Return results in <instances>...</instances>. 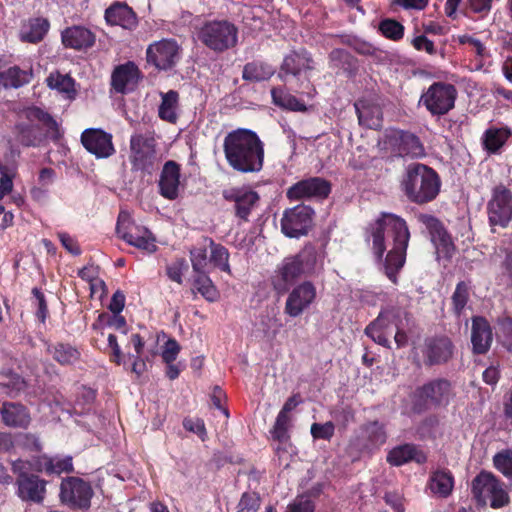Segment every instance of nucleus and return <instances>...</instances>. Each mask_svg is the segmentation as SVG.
I'll return each mask as SVG.
<instances>
[{
    "instance_id": "1",
    "label": "nucleus",
    "mask_w": 512,
    "mask_h": 512,
    "mask_svg": "<svg viewBox=\"0 0 512 512\" xmlns=\"http://www.w3.org/2000/svg\"><path fill=\"white\" fill-rule=\"evenodd\" d=\"M372 238V250L377 259H382L386 251L385 235L392 239L393 247L387 253L384 270L388 279L397 284V275L406 261V251L410 241L407 222L401 216L391 212H381L369 227Z\"/></svg>"
},
{
    "instance_id": "2",
    "label": "nucleus",
    "mask_w": 512,
    "mask_h": 512,
    "mask_svg": "<svg viewBox=\"0 0 512 512\" xmlns=\"http://www.w3.org/2000/svg\"><path fill=\"white\" fill-rule=\"evenodd\" d=\"M228 165L240 173H257L264 163V143L256 132L238 128L229 132L223 141Z\"/></svg>"
},
{
    "instance_id": "3",
    "label": "nucleus",
    "mask_w": 512,
    "mask_h": 512,
    "mask_svg": "<svg viewBox=\"0 0 512 512\" xmlns=\"http://www.w3.org/2000/svg\"><path fill=\"white\" fill-rule=\"evenodd\" d=\"M440 188L441 180L434 169L421 163L407 166L401 189L410 202L418 205L429 203L438 196Z\"/></svg>"
},
{
    "instance_id": "4",
    "label": "nucleus",
    "mask_w": 512,
    "mask_h": 512,
    "mask_svg": "<svg viewBox=\"0 0 512 512\" xmlns=\"http://www.w3.org/2000/svg\"><path fill=\"white\" fill-rule=\"evenodd\" d=\"M238 27L228 20L205 22L198 30L199 41L215 53H224L238 44Z\"/></svg>"
},
{
    "instance_id": "5",
    "label": "nucleus",
    "mask_w": 512,
    "mask_h": 512,
    "mask_svg": "<svg viewBox=\"0 0 512 512\" xmlns=\"http://www.w3.org/2000/svg\"><path fill=\"white\" fill-rule=\"evenodd\" d=\"M313 265V254L307 250L284 258L272 277L273 288L278 293L287 292L296 280L313 269Z\"/></svg>"
},
{
    "instance_id": "6",
    "label": "nucleus",
    "mask_w": 512,
    "mask_h": 512,
    "mask_svg": "<svg viewBox=\"0 0 512 512\" xmlns=\"http://www.w3.org/2000/svg\"><path fill=\"white\" fill-rule=\"evenodd\" d=\"M471 491L478 505L486 506L490 500V506L494 509L507 506L510 497L497 477L488 471H481L472 481Z\"/></svg>"
},
{
    "instance_id": "7",
    "label": "nucleus",
    "mask_w": 512,
    "mask_h": 512,
    "mask_svg": "<svg viewBox=\"0 0 512 512\" xmlns=\"http://www.w3.org/2000/svg\"><path fill=\"white\" fill-rule=\"evenodd\" d=\"M453 350L454 345L447 336L428 337L413 349V362L417 367L442 365L452 358Z\"/></svg>"
},
{
    "instance_id": "8",
    "label": "nucleus",
    "mask_w": 512,
    "mask_h": 512,
    "mask_svg": "<svg viewBox=\"0 0 512 512\" xmlns=\"http://www.w3.org/2000/svg\"><path fill=\"white\" fill-rule=\"evenodd\" d=\"M457 90L454 85L445 82H434L421 95L419 104L433 116H442L454 108Z\"/></svg>"
},
{
    "instance_id": "9",
    "label": "nucleus",
    "mask_w": 512,
    "mask_h": 512,
    "mask_svg": "<svg viewBox=\"0 0 512 512\" xmlns=\"http://www.w3.org/2000/svg\"><path fill=\"white\" fill-rule=\"evenodd\" d=\"M455 392L452 383L445 378H436L428 381L417 389L416 405L423 409L444 408L454 398Z\"/></svg>"
},
{
    "instance_id": "10",
    "label": "nucleus",
    "mask_w": 512,
    "mask_h": 512,
    "mask_svg": "<svg viewBox=\"0 0 512 512\" xmlns=\"http://www.w3.org/2000/svg\"><path fill=\"white\" fill-rule=\"evenodd\" d=\"M487 216L492 232L495 227H508L512 220V191L504 184L496 185L487 203Z\"/></svg>"
},
{
    "instance_id": "11",
    "label": "nucleus",
    "mask_w": 512,
    "mask_h": 512,
    "mask_svg": "<svg viewBox=\"0 0 512 512\" xmlns=\"http://www.w3.org/2000/svg\"><path fill=\"white\" fill-rule=\"evenodd\" d=\"M129 161L133 170L152 174L158 164L154 138L142 134L132 135Z\"/></svg>"
},
{
    "instance_id": "12",
    "label": "nucleus",
    "mask_w": 512,
    "mask_h": 512,
    "mask_svg": "<svg viewBox=\"0 0 512 512\" xmlns=\"http://www.w3.org/2000/svg\"><path fill=\"white\" fill-rule=\"evenodd\" d=\"M93 494L90 483L82 478L69 476L61 481L59 499L62 504L72 509H89Z\"/></svg>"
},
{
    "instance_id": "13",
    "label": "nucleus",
    "mask_w": 512,
    "mask_h": 512,
    "mask_svg": "<svg viewBox=\"0 0 512 512\" xmlns=\"http://www.w3.org/2000/svg\"><path fill=\"white\" fill-rule=\"evenodd\" d=\"M385 144L396 157L422 158L426 155L425 148L415 134L403 130H390L385 136Z\"/></svg>"
},
{
    "instance_id": "14",
    "label": "nucleus",
    "mask_w": 512,
    "mask_h": 512,
    "mask_svg": "<svg viewBox=\"0 0 512 512\" xmlns=\"http://www.w3.org/2000/svg\"><path fill=\"white\" fill-rule=\"evenodd\" d=\"M181 56V48L175 39H162L148 45L146 59L158 70H168L176 65Z\"/></svg>"
},
{
    "instance_id": "15",
    "label": "nucleus",
    "mask_w": 512,
    "mask_h": 512,
    "mask_svg": "<svg viewBox=\"0 0 512 512\" xmlns=\"http://www.w3.org/2000/svg\"><path fill=\"white\" fill-rule=\"evenodd\" d=\"M314 211L307 205H296L287 209L281 219L282 232L290 238L306 235L313 223Z\"/></svg>"
},
{
    "instance_id": "16",
    "label": "nucleus",
    "mask_w": 512,
    "mask_h": 512,
    "mask_svg": "<svg viewBox=\"0 0 512 512\" xmlns=\"http://www.w3.org/2000/svg\"><path fill=\"white\" fill-rule=\"evenodd\" d=\"M16 496L28 504L40 505L47 494L48 481L37 474H22L15 480Z\"/></svg>"
},
{
    "instance_id": "17",
    "label": "nucleus",
    "mask_w": 512,
    "mask_h": 512,
    "mask_svg": "<svg viewBox=\"0 0 512 512\" xmlns=\"http://www.w3.org/2000/svg\"><path fill=\"white\" fill-rule=\"evenodd\" d=\"M331 192V184L321 177H310L300 180L288 188L286 196L289 200L325 199Z\"/></svg>"
},
{
    "instance_id": "18",
    "label": "nucleus",
    "mask_w": 512,
    "mask_h": 512,
    "mask_svg": "<svg viewBox=\"0 0 512 512\" xmlns=\"http://www.w3.org/2000/svg\"><path fill=\"white\" fill-rule=\"evenodd\" d=\"M222 196L226 201L234 203L235 215L243 221H248L251 211L260 200L258 193L247 187L225 189Z\"/></svg>"
},
{
    "instance_id": "19",
    "label": "nucleus",
    "mask_w": 512,
    "mask_h": 512,
    "mask_svg": "<svg viewBox=\"0 0 512 512\" xmlns=\"http://www.w3.org/2000/svg\"><path fill=\"white\" fill-rule=\"evenodd\" d=\"M316 299V288L305 281L295 286L289 293L284 307V312L290 317L296 318L307 310Z\"/></svg>"
},
{
    "instance_id": "20",
    "label": "nucleus",
    "mask_w": 512,
    "mask_h": 512,
    "mask_svg": "<svg viewBox=\"0 0 512 512\" xmlns=\"http://www.w3.org/2000/svg\"><path fill=\"white\" fill-rule=\"evenodd\" d=\"M81 143L96 158H108L115 153L112 135L99 128L85 129L81 134Z\"/></svg>"
},
{
    "instance_id": "21",
    "label": "nucleus",
    "mask_w": 512,
    "mask_h": 512,
    "mask_svg": "<svg viewBox=\"0 0 512 512\" xmlns=\"http://www.w3.org/2000/svg\"><path fill=\"white\" fill-rule=\"evenodd\" d=\"M140 76V70L134 62L120 64L111 74V87L116 93L126 94L136 88Z\"/></svg>"
},
{
    "instance_id": "22",
    "label": "nucleus",
    "mask_w": 512,
    "mask_h": 512,
    "mask_svg": "<svg viewBox=\"0 0 512 512\" xmlns=\"http://www.w3.org/2000/svg\"><path fill=\"white\" fill-rule=\"evenodd\" d=\"M493 342V330L489 321L483 316L471 318V344L474 354H485Z\"/></svg>"
},
{
    "instance_id": "23",
    "label": "nucleus",
    "mask_w": 512,
    "mask_h": 512,
    "mask_svg": "<svg viewBox=\"0 0 512 512\" xmlns=\"http://www.w3.org/2000/svg\"><path fill=\"white\" fill-rule=\"evenodd\" d=\"M417 219L427 229L432 242L438 249L441 248L447 254L453 250L451 238L438 218L430 214L420 213L417 215Z\"/></svg>"
},
{
    "instance_id": "24",
    "label": "nucleus",
    "mask_w": 512,
    "mask_h": 512,
    "mask_svg": "<svg viewBox=\"0 0 512 512\" xmlns=\"http://www.w3.org/2000/svg\"><path fill=\"white\" fill-rule=\"evenodd\" d=\"M61 40L66 48L81 51L91 48L96 42V36L88 28L74 25L62 31Z\"/></svg>"
},
{
    "instance_id": "25",
    "label": "nucleus",
    "mask_w": 512,
    "mask_h": 512,
    "mask_svg": "<svg viewBox=\"0 0 512 512\" xmlns=\"http://www.w3.org/2000/svg\"><path fill=\"white\" fill-rule=\"evenodd\" d=\"M105 20L111 26L134 30L138 25L136 13L126 3L115 2L105 10Z\"/></svg>"
},
{
    "instance_id": "26",
    "label": "nucleus",
    "mask_w": 512,
    "mask_h": 512,
    "mask_svg": "<svg viewBox=\"0 0 512 512\" xmlns=\"http://www.w3.org/2000/svg\"><path fill=\"white\" fill-rule=\"evenodd\" d=\"M180 179V166L175 161H167L162 169L159 179V192L166 199L174 200L178 197Z\"/></svg>"
},
{
    "instance_id": "27",
    "label": "nucleus",
    "mask_w": 512,
    "mask_h": 512,
    "mask_svg": "<svg viewBox=\"0 0 512 512\" xmlns=\"http://www.w3.org/2000/svg\"><path fill=\"white\" fill-rule=\"evenodd\" d=\"M2 422L11 428H27L31 422L28 409L20 403L3 402L0 407Z\"/></svg>"
},
{
    "instance_id": "28",
    "label": "nucleus",
    "mask_w": 512,
    "mask_h": 512,
    "mask_svg": "<svg viewBox=\"0 0 512 512\" xmlns=\"http://www.w3.org/2000/svg\"><path fill=\"white\" fill-rule=\"evenodd\" d=\"M359 124L369 129H378L382 126V110L379 105L366 99H359L354 103Z\"/></svg>"
},
{
    "instance_id": "29",
    "label": "nucleus",
    "mask_w": 512,
    "mask_h": 512,
    "mask_svg": "<svg viewBox=\"0 0 512 512\" xmlns=\"http://www.w3.org/2000/svg\"><path fill=\"white\" fill-rule=\"evenodd\" d=\"M410 461L423 464L427 461V456L413 444L397 446L390 450L387 455V462L393 466H401Z\"/></svg>"
},
{
    "instance_id": "30",
    "label": "nucleus",
    "mask_w": 512,
    "mask_h": 512,
    "mask_svg": "<svg viewBox=\"0 0 512 512\" xmlns=\"http://www.w3.org/2000/svg\"><path fill=\"white\" fill-rule=\"evenodd\" d=\"M50 23L46 18H31L24 22L19 31V38L22 42L38 43L48 33Z\"/></svg>"
},
{
    "instance_id": "31",
    "label": "nucleus",
    "mask_w": 512,
    "mask_h": 512,
    "mask_svg": "<svg viewBox=\"0 0 512 512\" xmlns=\"http://www.w3.org/2000/svg\"><path fill=\"white\" fill-rule=\"evenodd\" d=\"M33 78L32 67L11 66L0 72V89H17L28 84Z\"/></svg>"
},
{
    "instance_id": "32",
    "label": "nucleus",
    "mask_w": 512,
    "mask_h": 512,
    "mask_svg": "<svg viewBox=\"0 0 512 512\" xmlns=\"http://www.w3.org/2000/svg\"><path fill=\"white\" fill-rule=\"evenodd\" d=\"M312 64L313 60L305 50L293 51L284 58L279 76L282 77V73L297 76L302 71L313 69Z\"/></svg>"
},
{
    "instance_id": "33",
    "label": "nucleus",
    "mask_w": 512,
    "mask_h": 512,
    "mask_svg": "<svg viewBox=\"0 0 512 512\" xmlns=\"http://www.w3.org/2000/svg\"><path fill=\"white\" fill-rule=\"evenodd\" d=\"M511 135L512 131L508 127H489L481 138L484 150L490 154L498 153Z\"/></svg>"
},
{
    "instance_id": "34",
    "label": "nucleus",
    "mask_w": 512,
    "mask_h": 512,
    "mask_svg": "<svg viewBox=\"0 0 512 512\" xmlns=\"http://www.w3.org/2000/svg\"><path fill=\"white\" fill-rule=\"evenodd\" d=\"M39 471H44L48 475H60L62 473H71L74 471L72 456H47L43 455L39 461Z\"/></svg>"
},
{
    "instance_id": "35",
    "label": "nucleus",
    "mask_w": 512,
    "mask_h": 512,
    "mask_svg": "<svg viewBox=\"0 0 512 512\" xmlns=\"http://www.w3.org/2000/svg\"><path fill=\"white\" fill-rule=\"evenodd\" d=\"M392 324L384 318V314L379 313L365 328V334L375 343L383 347H390L389 335L391 334Z\"/></svg>"
},
{
    "instance_id": "36",
    "label": "nucleus",
    "mask_w": 512,
    "mask_h": 512,
    "mask_svg": "<svg viewBox=\"0 0 512 512\" xmlns=\"http://www.w3.org/2000/svg\"><path fill=\"white\" fill-rule=\"evenodd\" d=\"M46 84L50 89L63 94L66 99L73 100L77 96L75 80L68 74L59 71L51 72L46 78Z\"/></svg>"
},
{
    "instance_id": "37",
    "label": "nucleus",
    "mask_w": 512,
    "mask_h": 512,
    "mask_svg": "<svg viewBox=\"0 0 512 512\" xmlns=\"http://www.w3.org/2000/svg\"><path fill=\"white\" fill-rule=\"evenodd\" d=\"M429 487L439 497H448L454 487V478L448 470H437L430 476Z\"/></svg>"
},
{
    "instance_id": "38",
    "label": "nucleus",
    "mask_w": 512,
    "mask_h": 512,
    "mask_svg": "<svg viewBox=\"0 0 512 512\" xmlns=\"http://www.w3.org/2000/svg\"><path fill=\"white\" fill-rule=\"evenodd\" d=\"M275 70L262 61H252L244 65L242 78L249 82H261L270 79Z\"/></svg>"
},
{
    "instance_id": "39",
    "label": "nucleus",
    "mask_w": 512,
    "mask_h": 512,
    "mask_svg": "<svg viewBox=\"0 0 512 512\" xmlns=\"http://www.w3.org/2000/svg\"><path fill=\"white\" fill-rule=\"evenodd\" d=\"M178 98V93L174 90H170L167 93L162 94V101L158 109V116L160 119L172 124L177 122Z\"/></svg>"
},
{
    "instance_id": "40",
    "label": "nucleus",
    "mask_w": 512,
    "mask_h": 512,
    "mask_svg": "<svg viewBox=\"0 0 512 512\" xmlns=\"http://www.w3.org/2000/svg\"><path fill=\"white\" fill-rule=\"evenodd\" d=\"M271 96L273 103L283 109L291 111H305L306 106L299 101L295 96L291 95L283 88H272Z\"/></svg>"
},
{
    "instance_id": "41",
    "label": "nucleus",
    "mask_w": 512,
    "mask_h": 512,
    "mask_svg": "<svg viewBox=\"0 0 512 512\" xmlns=\"http://www.w3.org/2000/svg\"><path fill=\"white\" fill-rule=\"evenodd\" d=\"M15 129L18 141L26 147L37 146L43 139L38 125L19 123Z\"/></svg>"
},
{
    "instance_id": "42",
    "label": "nucleus",
    "mask_w": 512,
    "mask_h": 512,
    "mask_svg": "<svg viewBox=\"0 0 512 512\" xmlns=\"http://www.w3.org/2000/svg\"><path fill=\"white\" fill-rule=\"evenodd\" d=\"M193 281L194 290L200 293L207 301L215 302L219 298V292L207 272L197 273Z\"/></svg>"
},
{
    "instance_id": "43",
    "label": "nucleus",
    "mask_w": 512,
    "mask_h": 512,
    "mask_svg": "<svg viewBox=\"0 0 512 512\" xmlns=\"http://www.w3.org/2000/svg\"><path fill=\"white\" fill-rule=\"evenodd\" d=\"M204 241L208 243L210 248V263L222 271L230 273L228 250L221 244H216L211 238L205 237Z\"/></svg>"
},
{
    "instance_id": "44",
    "label": "nucleus",
    "mask_w": 512,
    "mask_h": 512,
    "mask_svg": "<svg viewBox=\"0 0 512 512\" xmlns=\"http://www.w3.org/2000/svg\"><path fill=\"white\" fill-rule=\"evenodd\" d=\"M126 242L129 245L150 253L156 250L155 238L152 236L151 232L144 227H140Z\"/></svg>"
},
{
    "instance_id": "45",
    "label": "nucleus",
    "mask_w": 512,
    "mask_h": 512,
    "mask_svg": "<svg viewBox=\"0 0 512 512\" xmlns=\"http://www.w3.org/2000/svg\"><path fill=\"white\" fill-rule=\"evenodd\" d=\"M52 357L60 364H72L79 358V352L77 349L69 344L59 343L48 349Z\"/></svg>"
},
{
    "instance_id": "46",
    "label": "nucleus",
    "mask_w": 512,
    "mask_h": 512,
    "mask_svg": "<svg viewBox=\"0 0 512 512\" xmlns=\"http://www.w3.org/2000/svg\"><path fill=\"white\" fill-rule=\"evenodd\" d=\"M470 285L465 281H460L452 294V309L454 314L459 317L469 301Z\"/></svg>"
},
{
    "instance_id": "47",
    "label": "nucleus",
    "mask_w": 512,
    "mask_h": 512,
    "mask_svg": "<svg viewBox=\"0 0 512 512\" xmlns=\"http://www.w3.org/2000/svg\"><path fill=\"white\" fill-rule=\"evenodd\" d=\"M26 117L29 121L38 120L42 122L47 127L48 131L53 134V136L58 137V123L49 113L38 107H32L26 111Z\"/></svg>"
},
{
    "instance_id": "48",
    "label": "nucleus",
    "mask_w": 512,
    "mask_h": 512,
    "mask_svg": "<svg viewBox=\"0 0 512 512\" xmlns=\"http://www.w3.org/2000/svg\"><path fill=\"white\" fill-rule=\"evenodd\" d=\"M208 247V243L203 240V243L200 246L194 247L190 250V260L194 272H207L206 268L210 262V259H208L207 256Z\"/></svg>"
},
{
    "instance_id": "49",
    "label": "nucleus",
    "mask_w": 512,
    "mask_h": 512,
    "mask_svg": "<svg viewBox=\"0 0 512 512\" xmlns=\"http://www.w3.org/2000/svg\"><path fill=\"white\" fill-rule=\"evenodd\" d=\"M379 31L392 41H399L404 36V26L395 19L386 18L380 21Z\"/></svg>"
},
{
    "instance_id": "50",
    "label": "nucleus",
    "mask_w": 512,
    "mask_h": 512,
    "mask_svg": "<svg viewBox=\"0 0 512 512\" xmlns=\"http://www.w3.org/2000/svg\"><path fill=\"white\" fill-rule=\"evenodd\" d=\"M139 228V226L135 225L128 212H120L116 225V233L121 239L126 242Z\"/></svg>"
},
{
    "instance_id": "51",
    "label": "nucleus",
    "mask_w": 512,
    "mask_h": 512,
    "mask_svg": "<svg viewBox=\"0 0 512 512\" xmlns=\"http://www.w3.org/2000/svg\"><path fill=\"white\" fill-rule=\"evenodd\" d=\"M289 423L290 417L288 415L278 413L274 426L270 431L273 440H276L280 443H286L289 440Z\"/></svg>"
},
{
    "instance_id": "52",
    "label": "nucleus",
    "mask_w": 512,
    "mask_h": 512,
    "mask_svg": "<svg viewBox=\"0 0 512 512\" xmlns=\"http://www.w3.org/2000/svg\"><path fill=\"white\" fill-rule=\"evenodd\" d=\"M363 430L371 446L378 447L385 443L386 433L383 425L379 422L368 423L364 426Z\"/></svg>"
},
{
    "instance_id": "53",
    "label": "nucleus",
    "mask_w": 512,
    "mask_h": 512,
    "mask_svg": "<svg viewBox=\"0 0 512 512\" xmlns=\"http://www.w3.org/2000/svg\"><path fill=\"white\" fill-rule=\"evenodd\" d=\"M494 467L508 479H512V451L504 450L494 455Z\"/></svg>"
},
{
    "instance_id": "54",
    "label": "nucleus",
    "mask_w": 512,
    "mask_h": 512,
    "mask_svg": "<svg viewBox=\"0 0 512 512\" xmlns=\"http://www.w3.org/2000/svg\"><path fill=\"white\" fill-rule=\"evenodd\" d=\"M260 507V497L255 492H246L238 503V512H256Z\"/></svg>"
},
{
    "instance_id": "55",
    "label": "nucleus",
    "mask_w": 512,
    "mask_h": 512,
    "mask_svg": "<svg viewBox=\"0 0 512 512\" xmlns=\"http://www.w3.org/2000/svg\"><path fill=\"white\" fill-rule=\"evenodd\" d=\"M0 200L8 195L13 189L14 174L9 168L0 162Z\"/></svg>"
},
{
    "instance_id": "56",
    "label": "nucleus",
    "mask_w": 512,
    "mask_h": 512,
    "mask_svg": "<svg viewBox=\"0 0 512 512\" xmlns=\"http://www.w3.org/2000/svg\"><path fill=\"white\" fill-rule=\"evenodd\" d=\"M335 432V425L328 421L326 423H313L311 426V435L315 439L330 440Z\"/></svg>"
},
{
    "instance_id": "57",
    "label": "nucleus",
    "mask_w": 512,
    "mask_h": 512,
    "mask_svg": "<svg viewBox=\"0 0 512 512\" xmlns=\"http://www.w3.org/2000/svg\"><path fill=\"white\" fill-rule=\"evenodd\" d=\"M315 505L309 496H298L288 505L287 512H314Z\"/></svg>"
},
{
    "instance_id": "58",
    "label": "nucleus",
    "mask_w": 512,
    "mask_h": 512,
    "mask_svg": "<svg viewBox=\"0 0 512 512\" xmlns=\"http://www.w3.org/2000/svg\"><path fill=\"white\" fill-rule=\"evenodd\" d=\"M260 325L265 335L275 336L282 326L280 320L275 315L261 316Z\"/></svg>"
},
{
    "instance_id": "59",
    "label": "nucleus",
    "mask_w": 512,
    "mask_h": 512,
    "mask_svg": "<svg viewBox=\"0 0 512 512\" xmlns=\"http://www.w3.org/2000/svg\"><path fill=\"white\" fill-rule=\"evenodd\" d=\"M180 352V345L175 339H168L162 350V359L166 364L174 362Z\"/></svg>"
},
{
    "instance_id": "60",
    "label": "nucleus",
    "mask_w": 512,
    "mask_h": 512,
    "mask_svg": "<svg viewBox=\"0 0 512 512\" xmlns=\"http://www.w3.org/2000/svg\"><path fill=\"white\" fill-rule=\"evenodd\" d=\"M183 426L187 431L197 434L203 441L206 437V428L204 421L200 418H185Z\"/></svg>"
},
{
    "instance_id": "61",
    "label": "nucleus",
    "mask_w": 512,
    "mask_h": 512,
    "mask_svg": "<svg viewBox=\"0 0 512 512\" xmlns=\"http://www.w3.org/2000/svg\"><path fill=\"white\" fill-rule=\"evenodd\" d=\"M187 267L185 259H178L167 267V276L170 280L181 284L183 270Z\"/></svg>"
},
{
    "instance_id": "62",
    "label": "nucleus",
    "mask_w": 512,
    "mask_h": 512,
    "mask_svg": "<svg viewBox=\"0 0 512 512\" xmlns=\"http://www.w3.org/2000/svg\"><path fill=\"white\" fill-rule=\"evenodd\" d=\"M502 344L508 351L512 352V319L506 318L500 324Z\"/></svg>"
},
{
    "instance_id": "63",
    "label": "nucleus",
    "mask_w": 512,
    "mask_h": 512,
    "mask_svg": "<svg viewBox=\"0 0 512 512\" xmlns=\"http://www.w3.org/2000/svg\"><path fill=\"white\" fill-rule=\"evenodd\" d=\"M381 314H384V318L389 321L392 326H395V328L401 327V317L403 314V311L400 308L397 307H387L385 309H382L380 311Z\"/></svg>"
},
{
    "instance_id": "64",
    "label": "nucleus",
    "mask_w": 512,
    "mask_h": 512,
    "mask_svg": "<svg viewBox=\"0 0 512 512\" xmlns=\"http://www.w3.org/2000/svg\"><path fill=\"white\" fill-rule=\"evenodd\" d=\"M412 45L418 51H426L428 54L433 55L436 53L434 43L425 35H419L412 40Z\"/></svg>"
}]
</instances>
